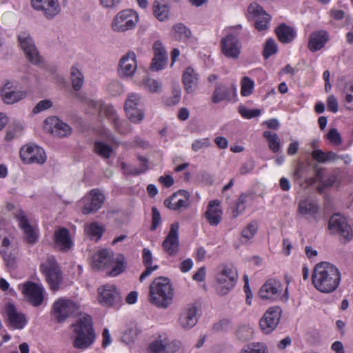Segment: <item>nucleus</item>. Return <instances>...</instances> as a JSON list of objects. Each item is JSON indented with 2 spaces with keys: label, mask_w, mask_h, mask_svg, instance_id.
I'll return each instance as SVG.
<instances>
[{
  "label": "nucleus",
  "mask_w": 353,
  "mask_h": 353,
  "mask_svg": "<svg viewBox=\"0 0 353 353\" xmlns=\"http://www.w3.org/2000/svg\"><path fill=\"white\" fill-rule=\"evenodd\" d=\"M341 281L339 268L328 262L317 263L312 272V282L314 287L320 292L330 294L334 292Z\"/></svg>",
  "instance_id": "f257e3e1"
},
{
  "label": "nucleus",
  "mask_w": 353,
  "mask_h": 353,
  "mask_svg": "<svg viewBox=\"0 0 353 353\" xmlns=\"http://www.w3.org/2000/svg\"><path fill=\"white\" fill-rule=\"evenodd\" d=\"M72 326V340L74 347L81 350L89 348L95 341L91 316L83 315Z\"/></svg>",
  "instance_id": "f03ea898"
},
{
  "label": "nucleus",
  "mask_w": 353,
  "mask_h": 353,
  "mask_svg": "<svg viewBox=\"0 0 353 353\" xmlns=\"http://www.w3.org/2000/svg\"><path fill=\"white\" fill-rule=\"evenodd\" d=\"M174 290L169 279L165 276L156 278L150 285L149 301L160 308H166L172 303Z\"/></svg>",
  "instance_id": "7ed1b4c3"
},
{
  "label": "nucleus",
  "mask_w": 353,
  "mask_h": 353,
  "mask_svg": "<svg viewBox=\"0 0 353 353\" xmlns=\"http://www.w3.org/2000/svg\"><path fill=\"white\" fill-rule=\"evenodd\" d=\"M259 296L263 300L274 301L279 299L287 302L289 299L288 285L284 287L279 280L270 279L261 287Z\"/></svg>",
  "instance_id": "20e7f679"
},
{
  "label": "nucleus",
  "mask_w": 353,
  "mask_h": 353,
  "mask_svg": "<svg viewBox=\"0 0 353 353\" xmlns=\"http://www.w3.org/2000/svg\"><path fill=\"white\" fill-rule=\"evenodd\" d=\"M237 279V271L232 267H219L215 278L217 293L221 296L227 294L236 285Z\"/></svg>",
  "instance_id": "39448f33"
},
{
  "label": "nucleus",
  "mask_w": 353,
  "mask_h": 353,
  "mask_svg": "<svg viewBox=\"0 0 353 353\" xmlns=\"http://www.w3.org/2000/svg\"><path fill=\"white\" fill-rule=\"evenodd\" d=\"M40 270L53 291H57L62 281V274L59 266L52 256H48L40 265Z\"/></svg>",
  "instance_id": "423d86ee"
},
{
  "label": "nucleus",
  "mask_w": 353,
  "mask_h": 353,
  "mask_svg": "<svg viewBox=\"0 0 353 353\" xmlns=\"http://www.w3.org/2000/svg\"><path fill=\"white\" fill-rule=\"evenodd\" d=\"M139 21L138 14L131 9L119 12L113 19L111 28L113 31L124 32L134 29Z\"/></svg>",
  "instance_id": "0eeeda50"
},
{
  "label": "nucleus",
  "mask_w": 353,
  "mask_h": 353,
  "mask_svg": "<svg viewBox=\"0 0 353 353\" xmlns=\"http://www.w3.org/2000/svg\"><path fill=\"white\" fill-rule=\"evenodd\" d=\"M128 118L134 123H140L144 118L143 101L139 94H128L124 105Z\"/></svg>",
  "instance_id": "6e6552de"
},
{
  "label": "nucleus",
  "mask_w": 353,
  "mask_h": 353,
  "mask_svg": "<svg viewBox=\"0 0 353 353\" xmlns=\"http://www.w3.org/2000/svg\"><path fill=\"white\" fill-rule=\"evenodd\" d=\"M79 312V305L68 299H59L54 302L52 306V313L58 323H62L70 316Z\"/></svg>",
  "instance_id": "1a4fd4ad"
},
{
  "label": "nucleus",
  "mask_w": 353,
  "mask_h": 353,
  "mask_svg": "<svg viewBox=\"0 0 353 353\" xmlns=\"http://www.w3.org/2000/svg\"><path fill=\"white\" fill-rule=\"evenodd\" d=\"M247 17L249 21L254 23L255 28L260 32L269 28L272 19L271 16L256 3H252L248 6Z\"/></svg>",
  "instance_id": "9d476101"
},
{
  "label": "nucleus",
  "mask_w": 353,
  "mask_h": 353,
  "mask_svg": "<svg viewBox=\"0 0 353 353\" xmlns=\"http://www.w3.org/2000/svg\"><path fill=\"white\" fill-rule=\"evenodd\" d=\"M221 53L228 59L236 60L241 53L242 45L234 34H228L220 41Z\"/></svg>",
  "instance_id": "9b49d317"
},
{
  "label": "nucleus",
  "mask_w": 353,
  "mask_h": 353,
  "mask_svg": "<svg viewBox=\"0 0 353 353\" xmlns=\"http://www.w3.org/2000/svg\"><path fill=\"white\" fill-rule=\"evenodd\" d=\"M21 160L27 164H43L46 161L44 150L34 143L23 145L20 150Z\"/></svg>",
  "instance_id": "f8f14e48"
},
{
  "label": "nucleus",
  "mask_w": 353,
  "mask_h": 353,
  "mask_svg": "<svg viewBox=\"0 0 353 353\" xmlns=\"http://www.w3.org/2000/svg\"><path fill=\"white\" fill-rule=\"evenodd\" d=\"M282 314V310L279 306L270 307L259 321V326L265 334L272 333L277 327Z\"/></svg>",
  "instance_id": "ddd939ff"
},
{
  "label": "nucleus",
  "mask_w": 353,
  "mask_h": 353,
  "mask_svg": "<svg viewBox=\"0 0 353 353\" xmlns=\"http://www.w3.org/2000/svg\"><path fill=\"white\" fill-rule=\"evenodd\" d=\"M18 41L29 61L34 65L41 63L42 58L39 55L34 42L28 32H20L18 35Z\"/></svg>",
  "instance_id": "4468645a"
},
{
  "label": "nucleus",
  "mask_w": 353,
  "mask_h": 353,
  "mask_svg": "<svg viewBox=\"0 0 353 353\" xmlns=\"http://www.w3.org/2000/svg\"><path fill=\"white\" fill-rule=\"evenodd\" d=\"M328 229L331 234H339L347 241L350 240L353 236L352 228L346 218L340 214H334L330 217Z\"/></svg>",
  "instance_id": "2eb2a0df"
},
{
  "label": "nucleus",
  "mask_w": 353,
  "mask_h": 353,
  "mask_svg": "<svg viewBox=\"0 0 353 353\" xmlns=\"http://www.w3.org/2000/svg\"><path fill=\"white\" fill-rule=\"evenodd\" d=\"M105 200L103 194L98 189H93L90 194L84 196L79 202L84 214H89L99 210Z\"/></svg>",
  "instance_id": "dca6fc26"
},
{
  "label": "nucleus",
  "mask_w": 353,
  "mask_h": 353,
  "mask_svg": "<svg viewBox=\"0 0 353 353\" xmlns=\"http://www.w3.org/2000/svg\"><path fill=\"white\" fill-rule=\"evenodd\" d=\"M19 83L14 80H7L2 85L0 93L4 103L13 104L23 99L26 92L18 90Z\"/></svg>",
  "instance_id": "f3484780"
},
{
  "label": "nucleus",
  "mask_w": 353,
  "mask_h": 353,
  "mask_svg": "<svg viewBox=\"0 0 353 353\" xmlns=\"http://www.w3.org/2000/svg\"><path fill=\"white\" fill-rule=\"evenodd\" d=\"M3 312L8 321V325L11 329L21 330L28 323L25 314L18 311L11 303L5 305Z\"/></svg>",
  "instance_id": "a211bd4d"
},
{
  "label": "nucleus",
  "mask_w": 353,
  "mask_h": 353,
  "mask_svg": "<svg viewBox=\"0 0 353 353\" xmlns=\"http://www.w3.org/2000/svg\"><path fill=\"white\" fill-rule=\"evenodd\" d=\"M97 292L98 301L103 305L112 306L121 301L120 292L114 285H103L98 288Z\"/></svg>",
  "instance_id": "6ab92c4d"
},
{
  "label": "nucleus",
  "mask_w": 353,
  "mask_h": 353,
  "mask_svg": "<svg viewBox=\"0 0 353 353\" xmlns=\"http://www.w3.org/2000/svg\"><path fill=\"white\" fill-rule=\"evenodd\" d=\"M0 254L8 265L12 266L17 254L16 247L11 243L8 233L0 229Z\"/></svg>",
  "instance_id": "aec40b11"
},
{
  "label": "nucleus",
  "mask_w": 353,
  "mask_h": 353,
  "mask_svg": "<svg viewBox=\"0 0 353 353\" xmlns=\"http://www.w3.org/2000/svg\"><path fill=\"white\" fill-rule=\"evenodd\" d=\"M15 217L19 222L20 228L24 233V237L27 243L34 244L39 239V230L37 226L30 224L26 215L22 210L18 211Z\"/></svg>",
  "instance_id": "412c9836"
},
{
  "label": "nucleus",
  "mask_w": 353,
  "mask_h": 353,
  "mask_svg": "<svg viewBox=\"0 0 353 353\" xmlns=\"http://www.w3.org/2000/svg\"><path fill=\"white\" fill-rule=\"evenodd\" d=\"M31 5L48 19H53L61 11L58 0H31Z\"/></svg>",
  "instance_id": "4be33fe9"
},
{
  "label": "nucleus",
  "mask_w": 353,
  "mask_h": 353,
  "mask_svg": "<svg viewBox=\"0 0 353 353\" xmlns=\"http://www.w3.org/2000/svg\"><path fill=\"white\" fill-rule=\"evenodd\" d=\"M43 128L54 137L60 138L68 137L72 131L68 124L55 117L47 118L44 121Z\"/></svg>",
  "instance_id": "5701e85b"
},
{
  "label": "nucleus",
  "mask_w": 353,
  "mask_h": 353,
  "mask_svg": "<svg viewBox=\"0 0 353 353\" xmlns=\"http://www.w3.org/2000/svg\"><path fill=\"white\" fill-rule=\"evenodd\" d=\"M179 225L178 223H172L170 232L162 243L165 252L171 256H175L179 251Z\"/></svg>",
  "instance_id": "b1692460"
},
{
  "label": "nucleus",
  "mask_w": 353,
  "mask_h": 353,
  "mask_svg": "<svg viewBox=\"0 0 353 353\" xmlns=\"http://www.w3.org/2000/svg\"><path fill=\"white\" fill-rule=\"evenodd\" d=\"M23 293L34 306L40 305L44 298L45 290L41 285L27 282L23 285Z\"/></svg>",
  "instance_id": "393cba45"
},
{
  "label": "nucleus",
  "mask_w": 353,
  "mask_h": 353,
  "mask_svg": "<svg viewBox=\"0 0 353 353\" xmlns=\"http://www.w3.org/2000/svg\"><path fill=\"white\" fill-rule=\"evenodd\" d=\"M137 69L136 54L130 51L124 54L119 63V73L123 77H132Z\"/></svg>",
  "instance_id": "a878e982"
},
{
  "label": "nucleus",
  "mask_w": 353,
  "mask_h": 353,
  "mask_svg": "<svg viewBox=\"0 0 353 353\" xmlns=\"http://www.w3.org/2000/svg\"><path fill=\"white\" fill-rule=\"evenodd\" d=\"M190 193L184 190H180L175 192L172 196L165 200V205L174 210L188 208L190 205Z\"/></svg>",
  "instance_id": "bb28decb"
},
{
  "label": "nucleus",
  "mask_w": 353,
  "mask_h": 353,
  "mask_svg": "<svg viewBox=\"0 0 353 353\" xmlns=\"http://www.w3.org/2000/svg\"><path fill=\"white\" fill-rule=\"evenodd\" d=\"M198 319L197 308L194 305H188L181 312L178 322L181 328L190 330L196 324Z\"/></svg>",
  "instance_id": "cd10ccee"
},
{
  "label": "nucleus",
  "mask_w": 353,
  "mask_h": 353,
  "mask_svg": "<svg viewBox=\"0 0 353 353\" xmlns=\"http://www.w3.org/2000/svg\"><path fill=\"white\" fill-rule=\"evenodd\" d=\"M154 57L150 68L153 71H159L164 68L167 64L168 57L166 51L161 42L157 41L153 44Z\"/></svg>",
  "instance_id": "c85d7f7f"
},
{
  "label": "nucleus",
  "mask_w": 353,
  "mask_h": 353,
  "mask_svg": "<svg viewBox=\"0 0 353 353\" xmlns=\"http://www.w3.org/2000/svg\"><path fill=\"white\" fill-rule=\"evenodd\" d=\"M319 210L317 203L311 199H302L298 205L299 214L308 220H316Z\"/></svg>",
  "instance_id": "c756f323"
},
{
  "label": "nucleus",
  "mask_w": 353,
  "mask_h": 353,
  "mask_svg": "<svg viewBox=\"0 0 353 353\" xmlns=\"http://www.w3.org/2000/svg\"><path fill=\"white\" fill-rule=\"evenodd\" d=\"M329 34L325 30H317L310 34L308 41V48L312 52L322 49L329 41Z\"/></svg>",
  "instance_id": "7c9ffc66"
},
{
  "label": "nucleus",
  "mask_w": 353,
  "mask_h": 353,
  "mask_svg": "<svg viewBox=\"0 0 353 353\" xmlns=\"http://www.w3.org/2000/svg\"><path fill=\"white\" fill-rule=\"evenodd\" d=\"M105 114L108 119L114 123L115 129L121 134H126L130 131L129 125L127 122L121 121L117 116L115 109L112 105L103 107Z\"/></svg>",
  "instance_id": "2f4dec72"
},
{
  "label": "nucleus",
  "mask_w": 353,
  "mask_h": 353,
  "mask_svg": "<svg viewBox=\"0 0 353 353\" xmlns=\"http://www.w3.org/2000/svg\"><path fill=\"white\" fill-rule=\"evenodd\" d=\"M54 239L56 246L63 251L70 250L73 245L70 232L66 228H61L55 230Z\"/></svg>",
  "instance_id": "473e14b6"
},
{
  "label": "nucleus",
  "mask_w": 353,
  "mask_h": 353,
  "mask_svg": "<svg viewBox=\"0 0 353 353\" xmlns=\"http://www.w3.org/2000/svg\"><path fill=\"white\" fill-rule=\"evenodd\" d=\"M205 216L211 225H217L221 219L222 210L218 201H210L208 203Z\"/></svg>",
  "instance_id": "72a5a7b5"
},
{
  "label": "nucleus",
  "mask_w": 353,
  "mask_h": 353,
  "mask_svg": "<svg viewBox=\"0 0 353 353\" xmlns=\"http://www.w3.org/2000/svg\"><path fill=\"white\" fill-rule=\"evenodd\" d=\"M142 262L145 270L140 276L139 280L141 282L159 268V265L153 263V256L152 252L148 248L143 249Z\"/></svg>",
  "instance_id": "f704fd0d"
},
{
  "label": "nucleus",
  "mask_w": 353,
  "mask_h": 353,
  "mask_svg": "<svg viewBox=\"0 0 353 353\" xmlns=\"http://www.w3.org/2000/svg\"><path fill=\"white\" fill-rule=\"evenodd\" d=\"M112 251L101 250L93 256V268L97 270L108 268L112 262Z\"/></svg>",
  "instance_id": "c9c22d12"
},
{
  "label": "nucleus",
  "mask_w": 353,
  "mask_h": 353,
  "mask_svg": "<svg viewBox=\"0 0 353 353\" xmlns=\"http://www.w3.org/2000/svg\"><path fill=\"white\" fill-rule=\"evenodd\" d=\"M185 90L188 93L193 92L198 83V74L192 68H188L183 74Z\"/></svg>",
  "instance_id": "e433bc0d"
},
{
  "label": "nucleus",
  "mask_w": 353,
  "mask_h": 353,
  "mask_svg": "<svg viewBox=\"0 0 353 353\" xmlns=\"http://www.w3.org/2000/svg\"><path fill=\"white\" fill-rule=\"evenodd\" d=\"M276 33L279 41L283 43H290L296 37V30L285 24L279 26L276 30Z\"/></svg>",
  "instance_id": "4c0bfd02"
},
{
  "label": "nucleus",
  "mask_w": 353,
  "mask_h": 353,
  "mask_svg": "<svg viewBox=\"0 0 353 353\" xmlns=\"http://www.w3.org/2000/svg\"><path fill=\"white\" fill-rule=\"evenodd\" d=\"M169 341L167 337L159 336L152 341L147 349V353H168Z\"/></svg>",
  "instance_id": "58836bf2"
},
{
  "label": "nucleus",
  "mask_w": 353,
  "mask_h": 353,
  "mask_svg": "<svg viewBox=\"0 0 353 353\" xmlns=\"http://www.w3.org/2000/svg\"><path fill=\"white\" fill-rule=\"evenodd\" d=\"M153 14L160 21H165L169 19L170 8L161 0H155L153 3Z\"/></svg>",
  "instance_id": "ea45409f"
},
{
  "label": "nucleus",
  "mask_w": 353,
  "mask_h": 353,
  "mask_svg": "<svg viewBox=\"0 0 353 353\" xmlns=\"http://www.w3.org/2000/svg\"><path fill=\"white\" fill-rule=\"evenodd\" d=\"M311 155L312 159L319 163L332 162L339 158V156L334 152H325L321 149L313 150Z\"/></svg>",
  "instance_id": "a19ab883"
},
{
  "label": "nucleus",
  "mask_w": 353,
  "mask_h": 353,
  "mask_svg": "<svg viewBox=\"0 0 353 353\" xmlns=\"http://www.w3.org/2000/svg\"><path fill=\"white\" fill-rule=\"evenodd\" d=\"M324 168H316V177L317 180L321 181L325 186H332L336 184L339 178L341 171L339 170H335L330 176L327 179H323Z\"/></svg>",
  "instance_id": "79ce46f5"
},
{
  "label": "nucleus",
  "mask_w": 353,
  "mask_h": 353,
  "mask_svg": "<svg viewBox=\"0 0 353 353\" xmlns=\"http://www.w3.org/2000/svg\"><path fill=\"white\" fill-rule=\"evenodd\" d=\"M70 80L72 88L75 91L81 89L84 83V77L77 65H72L70 68Z\"/></svg>",
  "instance_id": "37998d69"
},
{
  "label": "nucleus",
  "mask_w": 353,
  "mask_h": 353,
  "mask_svg": "<svg viewBox=\"0 0 353 353\" xmlns=\"http://www.w3.org/2000/svg\"><path fill=\"white\" fill-rule=\"evenodd\" d=\"M172 35L179 41H186L191 35V30L182 23H178L172 27Z\"/></svg>",
  "instance_id": "c03bdc74"
},
{
  "label": "nucleus",
  "mask_w": 353,
  "mask_h": 353,
  "mask_svg": "<svg viewBox=\"0 0 353 353\" xmlns=\"http://www.w3.org/2000/svg\"><path fill=\"white\" fill-rule=\"evenodd\" d=\"M124 268V256L119 254L116 258L112 257V262L108 268L111 270L108 273L111 276H115L123 272Z\"/></svg>",
  "instance_id": "a18cd8bd"
},
{
  "label": "nucleus",
  "mask_w": 353,
  "mask_h": 353,
  "mask_svg": "<svg viewBox=\"0 0 353 353\" xmlns=\"http://www.w3.org/2000/svg\"><path fill=\"white\" fill-rule=\"evenodd\" d=\"M104 231L103 226L97 223L93 222L85 225V232L91 239L99 240Z\"/></svg>",
  "instance_id": "49530a36"
},
{
  "label": "nucleus",
  "mask_w": 353,
  "mask_h": 353,
  "mask_svg": "<svg viewBox=\"0 0 353 353\" xmlns=\"http://www.w3.org/2000/svg\"><path fill=\"white\" fill-rule=\"evenodd\" d=\"M263 137L268 141V146L270 149L274 153L278 152L281 148V141L279 136L271 131H264Z\"/></svg>",
  "instance_id": "de8ad7c7"
},
{
  "label": "nucleus",
  "mask_w": 353,
  "mask_h": 353,
  "mask_svg": "<svg viewBox=\"0 0 353 353\" xmlns=\"http://www.w3.org/2000/svg\"><path fill=\"white\" fill-rule=\"evenodd\" d=\"M247 196L245 194H241L237 199L232 210V216L233 218H236L244 212L245 203L247 202Z\"/></svg>",
  "instance_id": "09e8293b"
},
{
  "label": "nucleus",
  "mask_w": 353,
  "mask_h": 353,
  "mask_svg": "<svg viewBox=\"0 0 353 353\" xmlns=\"http://www.w3.org/2000/svg\"><path fill=\"white\" fill-rule=\"evenodd\" d=\"M94 148L97 154L104 159L110 158L113 153L112 148L109 145L101 141H97Z\"/></svg>",
  "instance_id": "8fccbe9b"
},
{
  "label": "nucleus",
  "mask_w": 353,
  "mask_h": 353,
  "mask_svg": "<svg viewBox=\"0 0 353 353\" xmlns=\"http://www.w3.org/2000/svg\"><path fill=\"white\" fill-rule=\"evenodd\" d=\"M258 230V224L256 221H252L242 230L241 238L245 242L252 239Z\"/></svg>",
  "instance_id": "3c124183"
},
{
  "label": "nucleus",
  "mask_w": 353,
  "mask_h": 353,
  "mask_svg": "<svg viewBox=\"0 0 353 353\" xmlns=\"http://www.w3.org/2000/svg\"><path fill=\"white\" fill-rule=\"evenodd\" d=\"M144 89L152 93H158L161 91V83L157 79L147 77L143 80Z\"/></svg>",
  "instance_id": "603ef678"
},
{
  "label": "nucleus",
  "mask_w": 353,
  "mask_h": 353,
  "mask_svg": "<svg viewBox=\"0 0 353 353\" xmlns=\"http://www.w3.org/2000/svg\"><path fill=\"white\" fill-rule=\"evenodd\" d=\"M241 94L243 97L250 96L254 90V82L250 78L244 77L241 81Z\"/></svg>",
  "instance_id": "864d4df0"
},
{
  "label": "nucleus",
  "mask_w": 353,
  "mask_h": 353,
  "mask_svg": "<svg viewBox=\"0 0 353 353\" xmlns=\"http://www.w3.org/2000/svg\"><path fill=\"white\" fill-rule=\"evenodd\" d=\"M139 160L143 162V165L140 168H130L125 163H121V168L126 174L138 175L143 173L147 170L146 159L144 158H140Z\"/></svg>",
  "instance_id": "5fc2aeb1"
},
{
  "label": "nucleus",
  "mask_w": 353,
  "mask_h": 353,
  "mask_svg": "<svg viewBox=\"0 0 353 353\" xmlns=\"http://www.w3.org/2000/svg\"><path fill=\"white\" fill-rule=\"evenodd\" d=\"M212 143L208 137L197 139L192 143V150L194 152H199L211 147Z\"/></svg>",
  "instance_id": "6e6d98bb"
},
{
  "label": "nucleus",
  "mask_w": 353,
  "mask_h": 353,
  "mask_svg": "<svg viewBox=\"0 0 353 353\" xmlns=\"http://www.w3.org/2000/svg\"><path fill=\"white\" fill-rule=\"evenodd\" d=\"M240 353H268V351L265 345L257 343L245 346Z\"/></svg>",
  "instance_id": "4d7b16f0"
},
{
  "label": "nucleus",
  "mask_w": 353,
  "mask_h": 353,
  "mask_svg": "<svg viewBox=\"0 0 353 353\" xmlns=\"http://www.w3.org/2000/svg\"><path fill=\"white\" fill-rule=\"evenodd\" d=\"M277 52V46L274 40L269 39L267 40L263 55L265 59H268L270 56L275 54Z\"/></svg>",
  "instance_id": "13d9d810"
},
{
  "label": "nucleus",
  "mask_w": 353,
  "mask_h": 353,
  "mask_svg": "<svg viewBox=\"0 0 353 353\" xmlns=\"http://www.w3.org/2000/svg\"><path fill=\"white\" fill-rule=\"evenodd\" d=\"M239 112L243 118L247 119L257 117L261 114L259 109H248L243 105L239 108Z\"/></svg>",
  "instance_id": "bf43d9fd"
},
{
  "label": "nucleus",
  "mask_w": 353,
  "mask_h": 353,
  "mask_svg": "<svg viewBox=\"0 0 353 353\" xmlns=\"http://www.w3.org/2000/svg\"><path fill=\"white\" fill-rule=\"evenodd\" d=\"M168 353H189V351L180 341H174L169 342Z\"/></svg>",
  "instance_id": "052dcab7"
},
{
  "label": "nucleus",
  "mask_w": 353,
  "mask_h": 353,
  "mask_svg": "<svg viewBox=\"0 0 353 353\" xmlns=\"http://www.w3.org/2000/svg\"><path fill=\"white\" fill-rule=\"evenodd\" d=\"M228 93L225 87L218 86L216 88L213 96L212 101L215 103L223 101L227 97Z\"/></svg>",
  "instance_id": "680f3d73"
},
{
  "label": "nucleus",
  "mask_w": 353,
  "mask_h": 353,
  "mask_svg": "<svg viewBox=\"0 0 353 353\" xmlns=\"http://www.w3.org/2000/svg\"><path fill=\"white\" fill-rule=\"evenodd\" d=\"M326 137L330 142L333 145H339L342 142L341 135L338 130L335 128L330 129Z\"/></svg>",
  "instance_id": "e2e57ef3"
},
{
  "label": "nucleus",
  "mask_w": 353,
  "mask_h": 353,
  "mask_svg": "<svg viewBox=\"0 0 353 353\" xmlns=\"http://www.w3.org/2000/svg\"><path fill=\"white\" fill-rule=\"evenodd\" d=\"M52 105V102L50 100L45 99L40 101L36 106L33 108L32 112L34 114H38L41 112L51 108Z\"/></svg>",
  "instance_id": "0e129e2a"
},
{
  "label": "nucleus",
  "mask_w": 353,
  "mask_h": 353,
  "mask_svg": "<svg viewBox=\"0 0 353 353\" xmlns=\"http://www.w3.org/2000/svg\"><path fill=\"white\" fill-rule=\"evenodd\" d=\"M108 90L112 94H119L124 91L123 85L117 81H112L109 84Z\"/></svg>",
  "instance_id": "69168bd1"
},
{
  "label": "nucleus",
  "mask_w": 353,
  "mask_h": 353,
  "mask_svg": "<svg viewBox=\"0 0 353 353\" xmlns=\"http://www.w3.org/2000/svg\"><path fill=\"white\" fill-rule=\"evenodd\" d=\"M152 225H151V230H155L158 225L161 223V214L159 212V210L153 207L152 209Z\"/></svg>",
  "instance_id": "338daca9"
},
{
  "label": "nucleus",
  "mask_w": 353,
  "mask_h": 353,
  "mask_svg": "<svg viewBox=\"0 0 353 353\" xmlns=\"http://www.w3.org/2000/svg\"><path fill=\"white\" fill-rule=\"evenodd\" d=\"M327 105L328 110L334 113L337 112L339 109V105L335 97H334L333 95L328 97L327 99Z\"/></svg>",
  "instance_id": "774afa93"
}]
</instances>
